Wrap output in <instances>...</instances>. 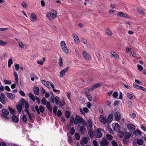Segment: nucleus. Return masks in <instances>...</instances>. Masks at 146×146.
Instances as JSON below:
<instances>
[{"label": "nucleus", "instance_id": "obj_6", "mask_svg": "<svg viewBox=\"0 0 146 146\" xmlns=\"http://www.w3.org/2000/svg\"><path fill=\"white\" fill-rule=\"evenodd\" d=\"M83 119L80 116L76 115L75 117L74 124H77L78 123H81L82 122Z\"/></svg>", "mask_w": 146, "mask_h": 146}, {"label": "nucleus", "instance_id": "obj_19", "mask_svg": "<svg viewBox=\"0 0 146 146\" xmlns=\"http://www.w3.org/2000/svg\"><path fill=\"white\" fill-rule=\"evenodd\" d=\"M92 128H88V134L90 137L92 138L93 137L94 134L92 131Z\"/></svg>", "mask_w": 146, "mask_h": 146}, {"label": "nucleus", "instance_id": "obj_9", "mask_svg": "<svg viewBox=\"0 0 146 146\" xmlns=\"http://www.w3.org/2000/svg\"><path fill=\"white\" fill-rule=\"evenodd\" d=\"M82 54L85 59L86 60H90L91 57L90 55L86 52L84 51L82 52Z\"/></svg>", "mask_w": 146, "mask_h": 146}, {"label": "nucleus", "instance_id": "obj_3", "mask_svg": "<svg viewBox=\"0 0 146 146\" xmlns=\"http://www.w3.org/2000/svg\"><path fill=\"white\" fill-rule=\"evenodd\" d=\"M60 46L63 52L66 54H68L69 52L68 50L64 41L63 40L61 41Z\"/></svg>", "mask_w": 146, "mask_h": 146}, {"label": "nucleus", "instance_id": "obj_25", "mask_svg": "<svg viewBox=\"0 0 146 146\" xmlns=\"http://www.w3.org/2000/svg\"><path fill=\"white\" fill-rule=\"evenodd\" d=\"M106 32L107 35L110 36H111L113 35V33L111 30L109 29H106Z\"/></svg>", "mask_w": 146, "mask_h": 146}, {"label": "nucleus", "instance_id": "obj_16", "mask_svg": "<svg viewBox=\"0 0 146 146\" xmlns=\"http://www.w3.org/2000/svg\"><path fill=\"white\" fill-rule=\"evenodd\" d=\"M117 15L120 17H123L126 18H129V17L127 14L123 12H119L117 13Z\"/></svg>", "mask_w": 146, "mask_h": 146}, {"label": "nucleus", "instance_id": "obj_44", "mask_svg": "<svg viewBox=\"0 0 146 146\" xmlns=\"http://www.w3.org/2000/svg\"><path fill=\"white\" fill-rule=\"evenodd\" d=\"M13 63V60L12 58H10L9 60L8 61V66L9 67H10L11 64Z\"/></svg>", "mask_w": 146, "mask_h": 146}, {"label": "nucleus", "instance_id": "obj_32", "mask_svg": "<svg viewBox=\"0 0 146 146\" xmlns=\"http://www.w3.org/2000/svg\"><path fill=\"white\" fill-rule=\"evenodd\" d=\"M133 133L137 136L138 135H141L142 133L138 129L135 131L133 132Z\"/></svg>", "mask_w": 146, "mask_h": 146}, {"label": "nucleus", "instance_id": "obj_17", "mask_svg": "<svg viewBox=\"0 0 146 146\" xmlns=\"http://www.w3.org/2000/svg\"><path fill=\"white\" fill-rule=\"evenodd\" d=\"M113 129L115 131L117 132L119 131V129L120 128V126L118 123H116L115 125L113 127Z\"/></svg>", "mask_w": 146, "mask_h": 146}, {"label": "nucleus", "instance_id": "obj_10", "mask_svg": "<svg viewBox=\"0 0 146 146\" xmlns=\"http://www.w3.org/2000/svg\"><path fill=\"white\" fill-rule=\"evenodd\" d=\"M100 144L101 146L108 145L109 144V142L106 139L103 138L100 142Z\"/></svg>", "mask_w": 146, "mask_h": 146}, {"label": "nucleus", "instance_id": "obj_47", "mask_svg": "<svg viewBox=\"0 0 146 146\" xmlns=\"http://www.w3.org/2000/svg\"><path fill=\"white\" fill-rule=\"evenodd\" d=\"M8 109L11 113L13 114H15V111L11 107H9L8 108Z\"/></svg>", "mask_w": 146, "mask_h": 146}, {"label": "nucleus", "instance_id": "obj_60", "mask_svg": "<svg viewBox=\"0 0 146 146\" xmlns=\"http://www.w3.org/2000/svg\"><path fill=\"white\" fill-rule=\"evenodd\" d=\"M130 116L131 118H134L136 117V114L135 113H131L130 114Z\"/></svg>", "mask_w": 146, "mask_h": 146}, {"label": "nucleus", "instance_id": "obj_38", "mask_svg": "<svg viewBox=\"0 0 146 146\" xmlns=\"http://www.w3.org/2000/svg\"><path fill=\"white\" fill-rule=\"evenodd\" d=\"M106 137L108 140L110 141L113 138V137L111 135L108 134H107L106 135Z\"/></svg>", "mask_w": 146, "mask_h": 146}, {"label": "nucleus", "instance_id": "obj_51", "mask_svg": "<svg viewBox=\"0 0 146 146\" xmlns=\"http://www.w3.org/2000/svg\"><path fill=\"white\" fill-rule=\"evenodd\" d=\"M54 100L56 104H58V103L59 102L60 98L58 96H56Z\"/></svg>", "mask_w": 146, "mask_h": 146}, {"label": "nucleus", "instance_id": "obj_54", "mask_svg": "<svg viewBox=\"0 0 146 146\" xmlns=\"http://www.w3.org/2000/svg\"><path fill=\"white\" fill-rule=\"evenodd\" d=\"M21 4L23 6V7L25 8H27V5L25 2L23 1L22 3Z\"/></svg>", "mask_w": 146, "mask_h": 146}, {"label": "nucleus", "instance_id": "obj_61", "mask_svg": "<svg viewBox=\"0 0 146 146\" xmlns=\"http://www.w3.org/2000/svg\"><path fill=\"white\" fill-rule=\"evenodd\" d=\"M118 95V94L117 92H115L113 94L112 96L114 98H116L117 97Z\"/></svg>", "mask_w": 146, "mask_h": 146}, {"label": "nucleus", "instance_id": "obj_50", "mask_svg": "<svg viewBox=\"0 0 146 146\" xmlns=\"http://www.w3.org/2000/svg\"><path fill=\"white\" fill-rule=\"evenodd\" d=\"M133 86L135 88L139 89L140 86L137 84L135 83H134L133 84Z\"/></svg>", "mask_w": 146, "mask_h": 146}, {"label": "nucleus", "instance_id": "obj_39", "mask_svg": "<svg viewBox=\"0 0 146 146\" xmlns=\"http://www.w3.org/2000/svg\"><path fill=\"white\" fill-rule=\"evenodd\" d=\"M17 109L19 113H21L22 110V107L21 105H18L17 106Z\"/></svg>", "mask_w": 146, "mask_h": 146}, {"label": "nucleus", "instance_id": "obj_11", "mask_svg": "<svg viewBox=\"0 0 146 146\" xmlns=\"http://www.w3.org/2000/svg\"><path fill=\"white\" fill-rule=\"evenodd\" d=\"M113 117V115L112 113L110 114L108 116V119H107V123L109 124L112 121Z\"/></svg>", "mask_w": 146, "mask_h": 146}, {"label": "nucleus", "instance_id": "obj_53", "mask_svg": "<svg viewBox=\"0 0 146 146\" xmlns=\"http://www.w3.org/2000/svg\"><path fill=\"white\" fill-rule=\"evenodd\" d=\"M22 119L23 121L25 122H26L27 121V118L25 115H23L22 116Z\"/></svg>", "mask_w": 146, "mask_h": 146}, {"label": "nucleus", "instance_id": "obj_24", "mask_svg": "<svg viewBox=\"0 0 146 146\" xmlns=\"http://www.w3.org/2000/svg\"><path fill=\"white\" fill-rule=\"evenodd\" d=\"M13 74L14 75V76H15V83L16 84H17L18 83L19 81V78L18 77V75L16 72H13Z\"/></svg>", "mask_w": 146, "mask_h": 146}, {"label": "nucleus", "instance_id": "obj_63", "mask_svg": "<svg viewBox=\"0 0 146 146\" xmlns=\"http://www.w3.org/2000/svg\"><path fill=\"white\" fill-rule=\"evenodd\" d=\"M68 141L70 143H72V137L70 136H69L68 139Z\"/></svg>", "mask_w": 146, "mask_h": 146}, {"label": "nucleus", "instance_id": "obj_41", "mask_svg": "<svg viewBox=\"0 0 146 146\" xmlns=\"http://www.w3.org/2000/svg\"><path fill=\"white\" fill-rule=\"evenodd\" d=\"M58 64L61 67L63 65L62 60L61 57H60L59 59Z\"/></svg>", "mask_w": 146, "mask_h": 146}, {"label": "nucleus", "instance_id": "obj_59", "mask_svg": "<svg viewBox=\"0 0 146 146\" xmlns=\"http://www.w3.org/2000/svg\"><path fill=\"white\" fill-rule=\"evenodd\" d=\"M19 93L20 94V95L22 96L25 97V94L24 92L21 90H20L19 91Z\"/></svg>", "mask_w": 146, "mask_h": 146}, {"label": "nucleus", "instance_id": "obj_49", "mask_svg": "<svg viewBox=\"0 0 146 146\" xmlns=\"http://www.w3.org/2000/svg\"><path fill=\"white\" fill-rule=\"evenodd\" d=\"M81 42L84 44H86L87 43V41L85 38H82L81 40Z\"/></svg>", "mask_w": 146, "mask_h": 146}, {"label": "nucleus", "instance_id": "obj_21", "mask_svg": "<svg viewBox=\"0 0 146 146\" xmlns=\"http://www.w3.org/2000/svg\"><path fill=\"white\" fill-rule=\"evenodd\" d=\"M127 128L130 130V131H133L134 130L135 127L133 124H128L127 125Z\"/></svg>", "mask_w": 146, "mask_h": 146}, {"label": "nucleus", "instance_id": "obj_31", "mask_svg": "<svg viewBox=\"0 0 146 146\" xmlns=\"http://www.w3.org/2000/svg\"><path fill=\"white\" fill-rule=\"evenodd\" d=\"M74 40L76 43H78L80 42V40L78 36L76 35H74Z\"/></svg>", "mask_w": 146, "mask_h": 146}, {"label": "nucleus", "instance_id": "obj_2", "mask_svg": "<svg viewBox=\"0 0 146 146\" xmlns=\"http://www.w3.org/2000/svg\"><path fill=\"white\" fill-rule=\"evenodd\" d=\"M102 131L104 132V130L99 128L97 129L94 132V136L98 138H101L102 136Z\"/></svg>", "mask_w": 146, "mask_h": 146}, {"label": "nucleus", "instance_id": "obj_1", "mask_svg": "<svg viewBox=\"0 0 146 146\" xmlns=\"http://www.w3.org/2000/svg\"><path fill=\"white\" fill-rule=\"evenodd\" d=\"M46 16L47 18H48L49 20H53L57 17V12L55 10H52L46 13Z\"/></svg>", "mask_w": 146, "mask_h": 146}, {"label": "nucleus", "instance_id": "obj_5", "mask_svg": "<svg viewBox=\"0 0 146 146\" xmlns=\"http://www.w3.org/2000/svg\"><path fill=\"white\" fill-rule=\"evenodd\" d=\"M35 109L37 113L38 114H40V112L43 113L44 111V108L42 106H40L39 108L37 106H36L35 107Z\"/></svg>", "mask_w": 146, "mask_h": 146}, {"label": "nucleus", "instance_id": "obj_55", "mask_svg": "<svg viewBox=\"0 0 146 146\" xmlns=\"http://www.w3.org/2000/svg\"><path fill=\"white\" fill-rule=\"evenodd\" d=\"M4 82L6 84H10L11 83V81L10 80H4Z\"/></svg>", "mask_w": 146, "mask_h": 146}, {"label": "nucleus", "instance_id": "obj_52", "mask_svg": "<svg viewBox=\"0 0 146 146\" xmlns=\"http://www.w3.org/2000/svg\"><path fill=\"white\" fill-rule=\"evenodd\" d=\"M75 129L74 127H72L70 130V133L71 135H73L74 133Z\"/></svg>", "mask_w": 146, "mask_h": 146}, {"label": "nucleus", "instance_id": "obj_27", "mask_svg": "<svg viewBox=\"0 0 146 146\" xmlns=\"http://www.w3.org/2000/svg\"><path fill=\"white\" fill-rule=\"evenodd\" d=\"M117 135L119 137H123L124 135V133L123 131L119 130L117 132Z\"/></svg>", "mask_w": 146, "mask_h": 146}, {"label": "nucleus", "instance_id": "obj_12", "mask_svg": "<svg viewBox=\"0 0 146 146\" xmlns=\"http://www.w3.org/2000/svg\"><path fill=\"white\" fill-rule=\"evenodd\" d=\"M5 96L3 93H1L0 95V102L3 104H5L6 103V101L5 99Z\"/></svg>", "mask_w": 146, "mask_h": 146}, {"label": "nucleus", "instance_id": "obj_48", "mask_svg": "<svg viewBox=\"0 0 146 146\" xmlns=\"http://www.w3.org/2000/svg\"><path fill=\"white\" fill-rule=\"evenodd\" d=\"M19 47L21 48H25V46L22 42H19Z\"/></svg>", "mask_w": 146, "mask_h": 146}, {"label": "nucleus", "instance_id": "obj_62", "mask_svg": "<svg viewBox=\"0 0 146 146\" xmlns=\"http://www.w3.org/2000/svg\"><path fill=\"white\" fill-rule=\"evenodd\" d=\"M114 57L115 59H118L119 58V55L117 54V53H115V54H114L113 56Z\"/></svg>", "mask_w": 146, "mask_h": 146}, {"label": "nucleus", "instance_id": "obj_37", "mask_svg": "<svg viewBox=\"0 0 146 146\" xmlns=\"http://www.w3.org/2000/svg\"><path fill=\"white\" fill-rule=\"evenodd\" d=\"M137 143L139 145H142L143 144V141L142 139H138Z\"/></svg>", "mask_w": 146, "mask_h": 146}, {"label": "nucleus", "instance_id": "obj_23", "mask_svg": "<svg viewBox=\"0 0 146 146\" xmlns=\"http://www.w3.org/2000/svg\"><path fill=\"white\" fill-rule=\"evenodd\" d=\"M124 138L129 139L131 136V134L129 132L125 131L124 133Z\"/></svg>", "mask_w": 146, "mask_h": 146}, {"label": "nucleus", "instance_id": "obj_8", "mask_svg": "<svg viewBox=\"0 0 146 146\" xmlns=\"http://www.w3.org/2000/svg\"><path fill=\"white\" fill-rule=\"evenodd\" d=\"M69 67H67L64 69L62 70L60 73V76L61 78H63L65 74V73L69 70Z\"/></svg>", "mask_w": 146, "mask_h": 146}, {"label": "nucleus", "instance_id": "obj_29", "mask_svg": "<svg viewBox=\"0 0 146 146\" xmlns=\"http://www.w3.org/2000/svg\"><path fill=\"white\" fill-rule=\"evenodd\" d=\"M33 91L35 94L38 95L39 94V88L37 87H35L33 88Z\"/></svg>", "mask_w": 146, "mask_h": 146}, {"label": "nucleus", "instance_id": "obj_15", "mask_svg": "<svg viewBox=\"0 0 146 146\" xmlns=\"http://www.w3.org/2000/svg\"><path fill=\"white\" fill-rule=\"evenodd\" d=\"M84 93L86 96L87 98L89 101H91L92 100V98L90 94L87 91L84 92Z\"/></svg>", "mask_w": 146, "mask_h": 146}, {"label": "nucleus", "instance_id": "obj_35", "mask_svg": "<svg viewBox=\"0 0 146 146\" xmlns=\"http://www.w3.org/2000/svg\"><path fill=\"white\" fill-rule=\"evenodd\" d=\"M65 105V102L63 100H62L58 103V104H57L60 107H62L64 106Z\"/></svg>", "mask_w": 146, "mask_h": 146}, {"label": "nucleus", "instance_id": "obj_4", "mask_svg": "<svg viewBox=\"0 0 146 146\" xmlns=\"http://www.w3.org/2000/svg\"><path fill=\"white\" fill-rule=\"evenodd\" d=\"M42 83L48 88L50 89L51 88L50 86L52 88H53L54 85L52 83L50 82L42 80L41 81Z\"/></svg>", "mask_w": 146, "mask_h": 146}, {"label": "nucleus", "instance_id": "obj_13", "mask_svg": "<svg viewBox=\"0 0 146 146\" xmlns=\"http://www.w3.org/2000/svg\"><path fill=\"white\" fill-rule=\"evenodd\" d=\"M100 121L104 124L107 123V119L106 117L102 115L100 117Z\"/></svg>", "mask_w": 146, "mask_h": 146}, {"label": "nucleus", "instance_id": "obj_26", "mask_svg": "<svg viewBox=\"0 0 146 146\" xmlns=\"http://www.w3.org/2000/svg\"><path fill=\"white\" fill-rule=\"evenodd\" d=\"M12 121L14 122L18 123L19 121L18 118L15 115H13L11 117Z\"/></svg>", "mask_w": 146, "mask_h": 146}, {"label": "nucleus", "instance_id": "obj_42", "mask_svg": "<svg viewBox=\"0 0 146 146\" xmlns=\"http://www.w3.org/2000/svg\"><path fill=\"white\" fill-rule=\"evenodd\" d=\"M25 111L27 113V114L28 115L29 117V118L31 120H32V118L31 116V114L29 112V111L28 110L26 109L25 110Z\"/></svg>", "mask_w": 146, "mask_h": 146}, {"label": "nucleus", "instance_id": "obj_22", "mask_svg": "<svg viewBox=\"0 0 146 146\" xmlns=\"http://www.w3.org/2000/svg\"><path fill=\"white\" fill-rule=\"evenodd\" d=\"M79 129L82 134H84L85 133L86 131V128L84 126H80Z\"/></svg>", "mask_w": 146, "mask_h": 146}, {"label": "nucleus", "instance_id": "obj_45", "mask_svg": "<svg viewBox=\"0 0 146 146\" xmlns=\"http://www.w3.org/2000/svg\"><path fill=\"white\" fill-rule=\"evenodd\" d=\"M65 115L66 117L69 118L70 115V114L68 111H66L65 113Z\"/></svg>", "mask_w": 146, "mask_h": 146}, {"label": "nucleus", "instance_id": "obj_30", "mask_svg": "<svg viewBox=\"0 0 146 146\" xmlns=\"http://www.w3.org/2000/svg\"><path fill=\"white\" fill-rule=\"evenodd\" d=\"M2 112L3 114V115H7L9 114V111L6 109H3L2 110Z\"/></svg>", "mask_w": 146, "mask_h": 146}, {"label": "nucleus", "instance_id": "obj_34", "mask_svg": "<svg viewBox=\"0 0 146 146\" xmlns=\"http://www.w3.org/2000/svg\"><path fill=\"white\" fill-rule=\"evenodd\" d=\"M127 97L129 99H133L134 98L135 96L133 94H130L129 93H127Z\"/></svg>", "mask_w": 146, "mask_h": 146}, {"label": "nucleus", "instance_id": "obj_43", "mask_svg": "<svg viewBox=\"0 0 146 146\" xmlns=\"http://www.w3.org/2000/svg\"><path fill=\"white\" fill-rule=\"evenodd\" d=\"M102 84L101 83H97L93 85L95 88H97L99 87V86H101Z\"/></svg>", "mask_w": 146, "mask_h": 146}, {"label": "nucleus", "instance_id": "obj_28", "mask_svg": "<svg viewBox=\"0 0 146 146\" xmlns=\"http://www.w3.org/2000/svg\"><path fill=\"white\" fill-rule=\"evenodd\" d=\"M31 17V21L33 22H35L36 21L37 18L36 15L34 13H32Z\"/></svg>", "mask_w": 146, "mask_h": 146}, {"label": "nucleus", "instance_id": "obj_58", "mask_svg": "<svg viewBox=\"0 0 146 146\" xmlns=\"http://www.w3.org/2000/svg\"><path fill=\"white\" fill-rule=\"evenodd\" d=\"M75 118L73 117H71L70 118V121L71 122V124L74 123V122Z\"/></svg>", "mask_w": 146, "mask_h": 146}, {"label": "nucleus", "instance_id": "obj_64", "mask_svg": "<svg viewBox=\"0 0 146 146\" xmlns=\"http://www.w3.org/2000/svg\"><path fill=\"white\" fill-rule=\"evenodd\" d=\"M111 143L113 146H118L117 143L114 141H112Z\"/></svg>", "mask_w": 146, "mask_h": 146}, {"label": "nucleus", "instance_id": "obj_33", "mask_svg": "<svg viewBox=\"0 0 146 146\" xmlns=\"http://www.w3.org/2000/svg\"><path fill=\"white\" fill-rule=\"evenodd\" d=\"M44 105H46V107L48 110L50 111L52 110V108L50 107V104L49 102H47Z\"/></svg>", "mask_w": 146, "mask_h": 146}, {"label": "nucleus", "instance_id": "obj_40", "mask_svg": "<svg viewBox=\"0 0 146 146\" xmlns=\"http://www.w3.org/2000/svg\"><path fill=\"white\" fill-rule=\"evenodd\" d=\"M29 97L34 102L35 98L33 95L31 93H30L29 94Z\"/></svg>", "mask_w": 146, "mask_h": 146}, {"label": "nucleus", "instance_id": "obj_14", "mask_svg": "<svg viewBox=\"0 0 146 146\" xmlns=\"http://www.w3.org/2000/svg\"><path fill=\"white\" fill-rule=\"evenodd\" d=\"M115 118L117 121L119 120L121 117V115L119 112H116L114 114Z\"/></svg>", "mask_w": 146, "mask_h": 146}, {"label": "nucleus", "instance_id": "obj_56", "mask_svg": "<svg viewBox=\"0 0 146 146\" xmlns=\"http://www.w3.org/2000/svg\"><path fill=\"white\" fill-rule=\"evenodd\" d=\"M7 115H1V117L2 118H3L7 120H9V118L6 116Z\"/></svg>", "mask_w": 146, "mask_h": 146}, {"label": "nucleus", "instance_id": "obj_18", "mask_svg": "<svg viewBox=\"0 0 146 146\" xmlns=\"http://www.w3.org/2000/svg\"><path fill=\"white\" fill-rule=\"evenodd\" d=\"M88 141L86 137H84L82 138L81 139L80 144L81 145H84V144H86Z\"/></svg>", "mask_w": 146, "mask_h": 146}, {"label": "nucleus", "instance_id": "obj_7", "mask_svg": "<svg viewBox=\"0 0 146 146\" xmlns=\"http://www.w3.org/2000/svg\"><path fill=\"white\" fill-rule=\"evenodd\" d=\"M21 105L23 106L24 105V107L25 109L24 110L25 111V110H28L27 109L29 108V103L27 101H25V100L24 99H22L21 100Z\"/></svg>", "mask_w": 146, "mask_h": 146}, {"label": "nucleus", "instance_id": "obj_46", "mask_svg": "<svg viewBox=\"0 0 146 146\" xmlns=\"http://www.w3.org/2000/svg\"><path fill=\"white\" fill-rule=\"evenodd\" d=\"M75 139L77 140L80 139V136L79 134L77 133H76L75 134Z\"/></svg>", "mask_w": 146, "mask_h": 146}, {"label": "nucleus", "instance_id": "obj_57", "mask_svg": "<svg viewBox=\"0 0 146 146\" xmlns=\"http://www.w3.org/2000/svg\"><path fill=\"white\" fill-rule=\"evenodd\" d=\"M137 67H138V70L139 71H141L143 69V67L141 65H137Z\"/></svg>", "mask_w": 146, "mask_h": 146}, {"label": "nucleus", "instance_id": "obj_20", "mask_svg": "<svg viewBox=\"0 0 146 146\" xmlns=\"http://www.w3.org/2000/svg\"><path fill=\"white\" fill-rule=\"evenodd\" d=\"M7 97L10 99H13L15 97V95L14 94L11 93H5Z\"/></svg>", "mask_w": 146, "mask_h": 146}, {"label": "nucleus", "instance_id": "obj_36", "mask_svg": "<svg viewBox=\"0 0 146 146\" xmlns=\"http://www.w3.org/2000/svg\"><path fill=\"white\" fill-rule=\"evenodd\" d=\"M87 126L88 128H92V122L91 120H88Z\"/></svg>", "mask_w": 146, "mask_h": 146}]
</instances>
